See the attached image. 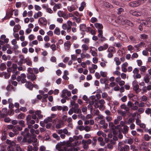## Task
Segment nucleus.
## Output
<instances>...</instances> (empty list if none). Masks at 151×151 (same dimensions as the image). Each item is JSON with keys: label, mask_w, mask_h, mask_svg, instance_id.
<instances>
[{"label": "nucleus", "mask_w": 151, "mask_h": 151, "mask_svg": "<svg viewBox=\"0 0 151 151\" xmlns=\"http://www.w3.org/2000/svg\"><path fill=\"white\" fill-rule=\"evenodd\" d=\"M124 145L123 144L122 142H120L118 144V149L119 150L121 147H122V145Z\"/></svg>", "instance_id": "nucleus-59"}, {"label": "nucleus", "mask_w": 151, "mask_h": 151, "mask_svg": "<svg viewBox=\"0 0 151 151\" xmlns=\"http://www.w3.org/2000/svg\"><path fill=\"white\" fill-rule=\"evenodd\" d=\"M13 69V71H14L16 70L17 68V66L16 64H13L12 65L11 67Z\"/></svg>", "instance_id": "nucleus-44"}, {"label": "nucleus", "mask_w": 151, "mask_h": 151, "mask_svg": "<svg viewBox=\"0 0 151 151\" xmlns=\"http://www.w3.org/2000/svg\"><path fill=\"white\" fill-rule=\"evenodd\" d=\"M126 111H123L122 110H120L119 111L118 113L120 114L123 117H125L126 116Z\"/></svg>", "instance_id": "nucleus-28"}, {"label": "nucleus", "mask_w": 151, "mask_h": 151, "mask_svg": "<svg viewBox=\"0 0 151 151\" xmlns=\"http://www.w3.org/2000/svg\"><path fill=\"white\" fill-rule=\"evenodd\" d=\"M144 138L147 141H149L150 139V136L147 134H145L144 135Z\"/></svg>", "instance_id": "nucleus-57"}, {"label": "nucleus", "mask_w": 151, "mask_h": 151, "mask_svg": "<svg viewBox=\"0 0 151 151\" xmlns=\"http://www.w3.org/2000/svg\"><path fill=\"white\" fill-rule=\"evenodd\" d=\"M31 118V116L30 115H28L27 116L26 120L27 124H33L35 123V121L33 120H32Z\"/></svg>", "instance_id": "nucleus-5"}, {"label": "nucleus", "mask_w": 151, "mask_h": 151, "mask_svg": "<svg viewBox=\"0 0 151 151\" xmlns=\"http://www.w3.org/2000/svg\"><path fill=\"white\" fill-rule=\"evenodd\" d=\"M25 117V115L24 114L21 113L18 115L17 118L19 119H24Z\"/></svg>", "instance_id": "nucleus-27"}, {"label": "nucleus", "mask_w": 151, "mask_h": 151, "mask_svg": "<svg viewBox=\"0 0 151 151\" xmlns=\"http://www.w3.org/2000/svg\"><path fill=\"white\" fill-rule=\"evenodd\" d=\"M103 31H99V34L98 35V37L100 38L102 42L105 41L106 40L105 37H103Z\"/></svg>", "instance_id": "nucleus-13"}, {"label": "nucleus", "mask_w": 151, "mask_h": 151, "mask_svg": "<svg viewBox=\"0 0 151 151\" xmlns=\"http://www.w3.org/2000/svg\"><path fill=\"white\" fill-rule=\"evenodd\" d=\"M104 5L107 8H111V7L112 6L109 3H108L107 2H104Z\"/></svg>", "instance_id": "nucleus-40"}, {"label": "nucleus", "mask_w": 151, "mask_h": 151, "mask_svg": "<svg viewBox=\"0 0 151 151\" xmlns=\"http://www.w3.org/2000/svg\"><path fill=\"white\" fill-rule=\"evenodd\" d=\"M147 69V68L145 66H141L140 68V70L141 72H145Z\"/></svg>", "instance_id": "nucleus-41"}, {"label": "nucleus", "mask_w": 151, "mask_h": 151, "mask_svg": "<svg viewBox=\"0 0 151 151\" xmlns=\"http://www.w3.org/2000/svg\"><path fill=\"white\" fill-rule=\"evenodd\" d=\"M22 127L19 125H16L14 127L13 131L15 135H17L19 134V131H22Z\"/></svg>", "instance_id": "nucleus-4"}, {"label": "nucleus", "mask_w": 151, "mask_h": 151, "mask_svg": "<svg viewBox=\"0 0 151 151\" xmlns=\"http://www.w3.org/2000/svg\"><path fill=\"white\" fill-rule=\"evenodd\" d=\"M127 96H124L121 98V100L122 102H125L127 101Z\"/></svg>", "instance_id": "nucleus-63"}, {"label": "nucleus", "mask_w": 151, "mask_h": 151, "mask_svg": "<svg viewBox=\"0 0 151 151\" xmlns=\"http://www.w3.org/2000/svg\"><path fill=\"white\" fill-rule=\"evenodd\" d=\"M133 105L134 104H133L132 102L130 101H128L127 104V106L129 108L132 107Z\"/></svg>", "instance_id": "nucleus-49"}, {"label": "nucleus", "mask_w": 151, "mask_h": 151, "mask_svg": "<svg viewBox=\"0 0 151 151\" xmlns=\"http://www.w3.org/2000/svg\"><path fill=\"white\" fill-rule=\"evenodd\" d=\"M35 113L36 114V115H37L39 119H40L42 118L43 116L41 114V111H36L35 112Z\"/></svg>", "instance_id": "nucleus-20"}, {"label": "nucleus", "mask_w": 151, "mask_h": 151, "mask_svg": "<svg viewBox=\"0 0 151 151\" xmlns=\"http://www.w3.org/2000/svg\"><path fill=\"white\" fill-rule=\"evenodd\" d=\"M27 78L29 79H31L32 81H34L36 78V76L34 73L31 74H27Z\"/></svg>", "instance_id": "nucleus-9"}, {"label": "nucleus", "mask_w": 151, "mask_h": 151, "mask_svg": "<svg viewBox=\"0 0 151 151\" xmlns=\"http://www.w3.org/2000/svg\"><path fill=\"white\" fill-rule=\"evenodd\" d=\"M63 133H64L65 134L68 135L70 134V133H69L68 132L67 129H64L63 130Z\"/></svg>", "instance_id": "nucleus-64"}, {"label": "nucleus", "mask_w": 151, "mask_h": 151, "mask_svg": "<svg viewBox=\"0 0 151 151\" xmlns=\"http://www.w3.org/2000/svg\"><path fill=\"white\" fill-rule=\"evenodd\" d=\"M6 65L4 63H2L0 65V69L3 70L6 69Z\"/></svg>", "instance_id": "nucleus-34"}, {"label": "nucleus", "mask_w": 151, "mask_h": 151, "mask_svg": "<svg viewBox=\"0 0 151 151\" xmlns=\"http://www.w3.org/2000/svg\"><path fill=\"white\" fill-rule=\"evenodd\" d=\"M42 16V12L40 11H39L37 13L34 15V17L35 19H36L41 17Z\"/></svg>", "instance_id": "nucleus-24"}, {"label": "nucleus", "mask_w": 151, "mask_h": 151, "mask_svg": "<svg viewBox=\"0 0 151 151\" xmlns=\"http://www.w3.org/2000/svg\"><path fill=\"white\" fill-rule=\"evenodd\" d=\"M120 108L122 109L125 110L127 113H129V109L124 104H122L120 106Z\"/></svg>", "instance_id": "nucleus-14"}, {"label": "nucleus", "mask_w": 151, "mask_h": 151, "mask_svg": "<svg viewBox=\"0 0 151 151\" xmlns=\"http://www.w3.org/2000/svg\"><path fill=\"white\" fill-rule=\"evenodd\" d=\"M18 123L21 126L20 127H22V128L25 127L24 121L22 120L19 121Z\"/></svg>", "instance_id": "nucleus-33"}, {"label": "nucleus", "mask_w": 151, "mask_h": 151, "mask_svg": "<svg viewBox=\"0 0 151 151\" xmlns=\"http://www.w3.org/2000/svg\"><path fill=\"white\" fill-rule=\"evenodd\" d=\"M25 86L30 90H32L33 88V85L32 83L30 82H27L25 84Z\"/></svg>", "instance_id": "nucleus-12"}, {"label": "nucleus", "mask_w": 151, "mask_h": 151, "mask_svg": "<svg viewBox=\"0 0 151 151\" xmlns=\"http://www.w3.org/2000/svg\"><path fill=\"white\" fill-rule=\"evenodd\" d=\"M30 132L31 133V135H32V136H34V137H36V135L34 134V133L35 132V129L33 128H32L30 129Z\"/></svg>", "instance_id": "nucleus-39"}, {"label": "nucleus", "mask_w": 151, "mask_h": 151, "mask_svg": "<svg viewBox=\"0 0 151 151\" xmlns=\"http://www.w3.org/2000/svg\"><path fill=\"white\" fill-rule=\"evenodd\" d=\"M108 51L109 52H111L113 53L115 52V50L114 47H109Z\"/></svg>", "instance_id": "nucleus-31"}, {"label": "nucleus", "mask_w": 151, "mask_h": 151, "mask_svg": "<svg viewBox=\"0 0 151 151\" xmlns=\"http://www.w3.org/2000/svg\"><path fill=\"white\" fill-rule=\"evenodd\" d=\"M129 5L133 7H136L140 5V4L138 1H133L130 3Z\"/></svg>", "instance_id": "nucleus-11"}, {"label": "nucleus", "mask_w": 151, "mask_h": 151, "mask_svg": "<svg viewBox=\"0 0 151 151\" xmlns=\"http://www.w3.org/2000/svg\"><path fill=\"white\" fill-rule=\"evenodd\" d=\"M97 19L96 18L94 17H92L91 19V22L93 23L97 22Z\"/></svg>", "instance_id": "nucleus-61"}, {"label": "nucleus", "mask_w": 151, "mask_h": 151, "mask_svg": "<svg viewBox=\"0 0 151 151\" xmlns=\"http://www.w3.org/2000/svg\"><path fill=\"white\" fill-rule=\"evenodd\" d=\"M4 75L5 78L6 79H8L10 76V74L9 73H5Z\"/></svg>", "instance_id": "nucleus-52"}, {"label": "nucleus", "mask_w": 151, "mask_h": 151, "mask_svg": "<svg viewBox=\"0 0 151 151\" xmlns=\"http://www.w3.org/2000/svg\"><path fill=\"white\" fill-rule=\"evenodd\" d=\"M66 94L68 96H70L71 95V93L70 91H68L67 89H64L62 91L61 94L66 95Z\"/></svg>", "instance_id": "nucleus-15"}, {"label": "nucleus", "mask_w": 151, "mask_h": 151, "mask_svg": "<svg viewBox=\"0 0 151 151\" xmlns=\"http://www.w3.org/2000/svg\"><path fill=\"white\" fill-rule=\"evenodd\" d=\"M92 142L91 139H89L87 140L84 139L82 140L81 143L83 145V148L86 150H87L88 148V145L90 144Z\"/></svg>", "instance_id": "nucleus-2"}, {"label": "nucleus", "mask_w": 151, "mask_h": 151, "mask_svg": "<svg viewBox=\"0 0 151 151\" xmlns=\"http://www.w3.org/2000/svg\"><path fill=\"white\" fill-rule=\"evenodd\" d=\"M133 142V139L130 138L128 139L127 143L129 145H132Z\"/></svg>", "instance_id": "nucleus-53"}, {"label": "nucleus", "mask_w": 151, "mask_h": 151, "mask_svg": "<svg viewBox=\"0 0 151 151\" xmlns=\"http://www.w3.org/2000/svg\"><path fill=\"white\" fill-rule=\"evenodd\" d=\"M108 96V94L105 92H104L102 94V97L103 99H105Z\"/></svg>", "instance_id": "nucleus-62"}, {"label": "nucleus", "mask_w": 151, "mask_h": 151, "mask_svg": "<svg viewBox=\"0 0 151 151\" xmlns=\"http://www.w3.org/2000/svg\"><path fill=\"white\" fill-rule=\"evenodd\" d=\"M92 127L91 126H86L84 127V130L87 132H89L91 130Z\"/></svg>", "instance_id": "nucleus-30"}, {"label": "nucleus", "mask_w": 151, "mask_h": 151, "mask_svg": "<svg viewBox=\"0 0 151 151\" xmlns=\"http://www.w3.org/2000/svg\"><path fill=\"white\" fill-rule=\"evenodd\" d=\"M80 29L81 30L84 31L86 30V26L85 24H81L80 26Z\"/></svg>", "instance_id": "nucleus-25"}, {"label": "nucleus", "mask_w": 151, "mask_h": 151, "mask_svg": "<svg viewBox=\"0 0 151 151\" xmlns=\"http://www.w3.org/2000/svg\"><path fill=\"white\" fill-rule=\"evenodd\" d=\"M33 69L31 68H29L27 69V72L28 73V74H31L34 73H33Z\"/></svg>", "instance_id": "nucleus-47"}, {"label": "nucleus", "mask_w": 151, "mask_h": 151, "mask_svg": "<svg viewBox=\"0 0 151 151\" xmlns=\"http://www.w3.org/2000/svg\"><path fill=\"white\" fill-rule=\"evenodd\" d=\"M68 9L69 11L72 12L75 10L76 8L73 5L71 6H68Z\"/></svg>", "instance_id": "nucleus-36"}, {"label": "nucleus", "mask_w": 151, "mask_h": 151, "mask_svg": "<svg viewBox=\"0 0 151 151\" xmlns=\"http://www.w3.org/2000/svg\"><path fill=\"white\" fill-rule=\"evenodd\" d=\"M109 80L108 78H101L100 79V82L101 84H105L106 85H107V84H106V83L107 82L108 83V81Z\"/></svg>", "instance_id": "nucleus-17"}, {"label": "nucleus", "mask_w": 151, "mask_h": 151, "mask_svg": "<svg viewBox=\"0 0 151 151\" xmlns=\"http://www.w3.org/2000/svg\"><path fill=\"white\" fill-rule=\"evenodd\" d=\"M114 60L116 62V64L117 65H119L121 64V62L119 61V58L115 57L114 58Z\"/></svg>", "instance_id": "nucleus-29"}, {"label": "nucleus", "mask_w": 151, "mask_h": 151, "mask_svg": "<svg viewBox=\"0 0 151 151\" xmlns=\"http://www.w3.org/2000/svg\"><path fill=\"white\" fill-rule=\"evenodd\" d=\"M54 33L58 35H60V31L59 28L58 27L56 28L54 31Z\"/></svg>", "instance_id": "nucleus-35"}, {"label": "nucleus", "mask_w": 151, "mask_h": 151, "mask_svg": "<svg viewBox=\"0 0 151 151\" xmlns=\"http://www.w3.org/2000/svg\"><path fill=\"white\" fill-rule=\"evenodd\" d=\"M94 115H97L99 114V111L98 110L94 109L93 112Z\"/></svg>", "instance_id": "nucleus-50"}, {"label": "nucleus", "mask_w": 151, "mask_h": 151, "mask_svg": "<svg viewBox=\"0 0 151 151\" xmlns=\"http://www.w3.org/2000/svg\"><path fill=\"white\" fill-rule=\"evenodd\" d=\"M93 141L92 142V144L93 145L95 146L96 145V142H97V139L96 137H93Z\"/></svg>", "instance_id": "nucleus-54"}, {"label": "nucleus", "mask_w": 151, "mask_h": 151, "mask_svg": "<svg viewBox=\"0 0 151 151\" xmlns=\"http://www.w3.org/2000/svg\"><path fill=\"white\" fill-rule=\"evenodd\" d=\"M129 12L132 15L137 17L140 16L143 14V13L142 11L137 12L133 10H130Z\"/></svg>", "instance_id": "nucleus-3"}, {"label": "nucleus", "mask_w": 151, "mask_h": 151, "mask_svg": "<svg viewBox=\"0 0 151 151\" xmlns=\"http://www.w3.org/2000/svg\"><path fill=\"white\" fill-rule=\"evenodd\" d=\"M7 132L6 131H4L3 132L2 134L1 137V139L2 141L5 140L7 138Z\"/></svg>", "instance_id": "nucleus-16"}, {"label": "nucleus", "mask_w": 151, "mask_h": 151, "mask_svg": "<svg viewBox=\"0 0 151 151\" xmlns=\"http://www.w3.org/2000/svg\"><path fill=\"white\" fill-rule=\"evenodd\" d=\"M134 121V119L133 118L130 117L129 118L127 121V123L128 124H130V123H133Z\"/></svg>", "instance_id": "nucleus-38"}, {"label": "nucleus", "mask_w": 151, "mask_h": 151, "mask_svg": "<svg viewBox=\"0 0 151 151\" xmlns=\"http://www.w3.org/2000/svg\"><path fill=\"white\" fill-rule=\"evenodd\" d=\"M95 102L94 104V106L96 108H98L99 107V105L98 104L99 101H97L96 100L95 101Z\"/></svg>", "instance_id": "nucleus-55"}, {"label": "nucleus", "mask_w": 151, "mask_h": 151, "mask_svg": "<svg viewBox=\"0 0 151 151\" xmlns=\"http://www.w3.org/2000/svg\"><path fill=\"white\" fill-rule=\"evenodd\" d=\"M50 48L52 49L53 51H55L56 50V46L55 44H52L50 46Z\"/></svg>", "instance_id": "nucleus-56"}, {"label": "nucleus", "mask_w": 151, "mask_h": 151, "mask_svg": "<svg viewBox=\"0 0 151 151\" xmlns=\"http://www.w3.org/2000/svg\"><path fill=\"white\" fill-rule=\"evenodd\" d=\"M81 47L83 49L82 51L83 52H85L86 50H88L89 48L88 46L85 44H83L82 45Z\"/></svg>", "instance_id": "nucleus-19"}, {"label": "nucleus", "mask_w": 151, "mask_h": 151, "mask_svg": "<svg viewBox=\"0 0 151 151\" xmlns=\"http://www.w3.org/2000/svg\"><path fill=\"white\" fill-rule=\"evenodd\" d=\"M129 127L127 125L124 126L123 129L119 130V132H122L123 134H126L128 133L129 130Z\"/></svg>", "instance_id": "nucleus-7"}, {"label": "nucleus", "mask_w": 151, "mask_h": 151, "mask_svg": "<svg viewBox=\"0 0 151 151\" xmlns=\"http://www.w3.org/2000/svg\"><path fill=\"white\" fill-rule=\"evenodd\" d=\"M101 75L103 77H106L107 73L106 72L101 71L100 72Z\"/></svg>", "instance_id": "nucleus-45"}, {"label": "nucleus", "mask_w": 151, "mask_h": 151, "mask_svg": "<svg viewBox=\"0 0 151 151\" xmlns=\"http://www.w3.org/2000/svg\"><path fill=\"white\" fill-rule=\"evenodd\" d=\"M127 24L129 26L132 27L133 26V24L132 22L130 21L127 20L126 21Z\"/></svg>", "instance_id": "nucleus-58"}, {"label": "nucleus", "mask_w": 151, "mask_h": 151, "mask_svg": "<svg viewBox=\"0 0 151 151\" xmlns=\"http://www.w3.org/2000/svg\"><path fill=\"white\" fill-rule=\"evenodd\" d=\"M74 112L76 114H81V111L80 108H77L74 109Z\"/></svg>", "instance_id": "nucleus-37"}, {"label": "nucleus", "mask_w": 151, "mask_h": 151, "mask_svg": "<svg viewBox=\"0 0 151 151\" xmlns=\"http://www.w3.org/2000/svg\"><path fill=\"white\" fill-rule=\"evenodd\" d=\"M52 136L54 138L56 139L57 140H59L60 139V137L55 133H53L52 134Z\"/></svg>", "instance_id": "nucleus-42"}, {"label": "nucleus", "mask_w": 151, "mask_h": 151, "mask_svg": "<svg viewBox=\"0 0 151 151\" xmlns=\"http://www.w3.org/2000/svg\"><path fill=\"white\" fill-rule=\"evenodd\" d=\"M6 89L8 91H12V90L14 91L15 90V88L12 85H10L7 86L6 88Z\"/></svg>", "instance_id": "nucleus-23"}, {"label": "nucleus", "mask_w": 151, "mask_h": 151, "mask_svg": "<svg viewBox=\"0 0 151 151\" xmlns=\"http://www.w3.org/2000/svg\"><path fill=\"white\" fill-rule=\"evenodd\" d=\"M139 86L138 84H136V85L134 86L133 87V89L134 90L136 93H139V92L140 91L139 90Z\"/></svg>", "instance_id": "nucleus-26"}, {"label": "nucleus", "mask_w": 151, "mask_h": 151, "mask_svg": "<svg viewBox=\"0 0 151 151\" xmlns=\"http://www.w3.org/2000/svg\"><path fill=\"white\" fill-rule=\"evenodd\" d=\"M109 127L111 129H114L115 128V126L114 125L113 123L112 122H109Z\"/></svg>", "instance_id": "nucleus-43"}, {"label": "nucleus", "mask_w": 151, "mask_h": 151, "mask_svg": "<svg viewBox=\"0 0 151 151\" xmlns=\"http://www.w3.org/2000/svg\"><path fill=\"white\" fill-rule=\"evenodd\" d=\"M119 151H129V146L124 145V146L119 150Z\"/></svg>", "instance_id": "nucleus-10"}, {"label": "nucleus", "mask_w": 151, "mask_h": 151, "mask_svg": "<svg viewBox=\"0 0 151 151\" xmlns=\"http://www.w3.org/2000/svg\"><path fill=\"white\" fill-rule=\"evenodd\" d=\"M38 21L40 22V23L42 24H44L45 22L46 21L45 19L43 17H41L39 18Z\"/></svg>", "instance_id": "nucleus-32"}, {"label": "nucleus", "mask_w": 151, "mask_h": 151, "mask_svg": "<svg viewBox=\"0 0 151 151\" xmlns=\"http://www.w3.org/2000/svg\"><path fill=\"white\" fill-rule=\"evenodd\" d=\"M21 28V26L19 24H17L15 25L13 29V31L14 32H17L18 30L19 29Z\"/></svg>", "instance_id": "nucleus-22"}, {"label": "nucleus", "mask_w": 151, "mask_h": 151, "mask_svg": "<svg viewBox=\"0 0 151 151\" xmlns=\"http://www.w3.org/2000/svg\"><path fill=\"white\" fill-rule=\"evenodd\" d=\"M151 112V109L150 108H147L145 111V113L149 115L150 114Z\"/></svg>", "instance_id": "nucleus-48"}, {"label": "nucleus", "mask_w": 151, "mask_h": 151, "mask_svg": "<svg viewBox=\"0 0 151 151\" xmlns=\"http://www.w3.org/2000/svg\"><path fill=\"white\" fill-rule=\"evenodd\" d=\"M20 134L23 137L22 140L21 142V144L23 145L27 142L30 144L33 142L32 139L31 138L32 135L28 128H25L23 131L21 132Z\"/></svg>", "instance_id": "nucleus-1"}, {"label": "nucleus", "mask_w": 151, "mask_h": 151, "mask_svg": "<svg viewBox=\"0 0 151 151\" xmlns=\"http://www.w3.org/2000/svg\"><path fill=\"white\" fill-rule=\"evenodd\" d=\"M26 63L27 65L31 66L32 65V63L31 61L29 59H27L26 61Z\"/></svg>", "instance_id": "nucleus-51"}, {"label": "nucleus", "mask_w": 151, "mask_h": 151, "mask_svg": "<svg viewBox=\"0 0 151 151\" xmlns=\"http://www.w3.org/2000/svg\"><path fill=\"white\" fill-rule=\"evenodd\" d=\"M114 45L118 47H121L122 46V43L119 42L114 43Z\"/></svg>", "instance_id": "nucleus-46"}, {"label": "nucleus", "mask_w": 151, "mask_h": 151, "mask_svg": "<svg viewBox=\"0 0 151 151\" xmlns=\"http://www.w3.org/2000/svg\"><path fill=\"white\" fill-rule=\"evenodd\" d=\"M95 27L98 29V32L99 31H103L102 29L103 28V26L102 24H101L99 23H96L94 24Z\"/></svg>", "instance_id": "nucleus-8"}, {"label": "nucleus", "mask_w": 151, "mask_h": 151, "mask_svg": "<svg viewBox=\"0 0 151 151\" xmlns=\"http://www.w3.org/2000/svg\"><path fill=\"white\" fill-rule=\"evenodd\" d=\"M124 11L123 9L122 8H119L118 9V12L117 14H121V12H123Z\"/></svg>", "instance_id": "nucleus-60"}, {"label": "nucleus", "mask_w": 151, "mask_h": 151, "mask_svg": "<svg viewBox=\"0 0 151 151\" xmlns=\"http://www.w3.org/2000/svg\"><path fill=\"white\" fill-rule=\"evenodd\" d=\"M61 7V5L60 4H55L53 8V11L55 12L57 9H60Z\"/></svg>", "instance_id": "nucleus-18"}, {"label": "nucleus", "mask_w": 151, "mask_h": 151, "mask_svg": "<svg viewBox=\"0 0 151 151\" xmlns=\"http://www.w3.org/2000/svg\"><path fill=\"white\" fill-rule=\"evenodd\" d=\"M150 76L148 74H146L144 78V80L146 83L149 82L150 81Z\"/></svg>", "instance_id": "nucleus-21"}, {"label": "nucleus", "mask_w": 151, "mask_h": 151, "mask_svg": "<svg viewBox=\"0 0 151 151\" xmlns=\"http://www.w3.org/2000/svg\"><path fill=\"white\" fill-rule=\"evenodd\" d=\"M93 48H95V47H90V52L93 56L96 57L98 56L97 50V49H96L95 50H93Z\"/></svg>", "instance_id": "nucleus-6"}]
</instances>
